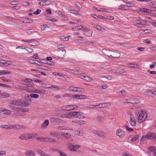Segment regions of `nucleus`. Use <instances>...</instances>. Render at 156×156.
<instances>
[{"mask_svg": "<svg viewBox=\"0 0 156 156\" xmlns=\"http://www.w3.org/2000/svg\"><path fill=\"white\" fill-rule=\"evenodd\" d=\"M137 116L138 122L141 123L146 120L147 117V114L146 112L140 110L138 112Z\"/></svg>", "mask_w": 156, "mask_h": 156, "instance_id": "1", "label": "nucleus"}, {"mask_svg": "<svg viewBox=\"0 0 156 156\" xmlns=\"http://www.w3.org/2000/svg\"><path fill=\"white\" fill-rule=\"evenodd\" d=\"M20 99L12 100L9 104V106L12 108V110L15 113L20 112L21 110L18 108L14 107L15 106H20Z\"/></svg>", "mask_w": 156, "mask_h": 156, "instance_id": "2", "label": "nucleus"}, {"mask_svg": "<svg viewBox=\"0 0 156 156\" xmlns=\"http://www.w3.org/2000/svg\"><path fill=\"white\" fill-rule=\"evenodd\" d=\"M145 138L148 139L149 140H154L156 141V135L154 133L151 132L148 133L146 135H143L140 139V142L141 143L143 142L144 139Z\"/></svg>", "mask_w": 156, "mask_h": 156, "instance_id": "3", "label": "nucleus"}, {"mask_svg": "<svg viewBox=\"0 0 156 156\" xmlns=\"http://www.w3.org/2000/svg\"><path fill=\"white\" fill-rule=\"evenodd\" d=\"M0 127L8 129H14L16 130L19 129H20L21 128L20 126L18 125H2L0 126Z\"/></svg>", "mask_w": 156, "mask_h": 156, "instance_id": "4", "label": "nucleus"}, {"mask_svg": "<svg viewBox=\"0 0 156 156\" xmlns=\"http://www.w3.org/2000/svg\"><path fill=\"white\" fill-rule=\"evenodd\" d=\"M67 144L69 150L73 151H76L79 148L81 147L80 145H74L70 142L67 143Z\"/></svg>", "mask_w": 156, "mask_h": 156, "instance_id": "5", "label": "nucleus"}, {"mask_svg": "<svg viewBox=\"0 0 156 156\" xmlns=\"http://www.w3.org/2000/svg\"><path fill=\"white\" fill-rule=\"evenodd\" d=\"M146 23L147 22L144 20H140L139 19L135 20L134 21V25L139 28L142 27L143 25L146 24Z\"/></svg>", "mask_w": 156, "mask_h": 156, "instance_id": "6", "label": "nucleus"}, {"mask_svg": "<svg viewBox=\"0 0 156 156\" xmlns=\"http://www.w3.org/2000/svg\"><path fill=\"white\" fill-rule=\"evenodd\" d=\"M78 108V106L76 105H67L61 107L62 110L69 111L74 109H76Z\"/></svg>", "mask_w": 156, "mask_h": 156, "instance_id": "7", "label": "nucleus"}, {"mask_svg": "<svg viewBox=\"0 0 156 156\" xmlns=\"http://www.w3.org/2000/svg\"><path fill=\"white\" fill-rule=\"evenodd\" d=\"M125 134L124 132L121 129H119L116 131V135L119 138H122L125 136Z\"/></svg>", "mask_w": 156, "mask_h": 156, "instance_id": "8", "label": "nucleus"}, {"mask_svg": "<svg viewBox=\"0 0 156 156\" xmlns=\"http://www.w3.org/2000/svg\"><path fill=\"white\" fill-rule=\"evenodd\" d=\"M27 42L30 43L31 44L30 45L31 46H36L40 44L39 41H36L35 39L28 40L27 41Z\"/></svg>", "mask_w": 156, "mask_h": 156, "instance_id": "9", "label": "nucleus"}, {"mask_svg": "<svg viewBox=\"0 0 156 156\" xmlns=\"http://www.w3.org/2000/svg\"><path fill=\"white\" fill-rule=\"evenodd\" d=\"M66 53V51L63 49H60L58 51V57L59 58H62L64 56Z\"/></svg>", "mask_w": 156, "mask_h": 156, "instance_id": "10", "label": "nucleus"}, {"mask_svg": "<svg viewBox=\"0 0 156 156\" xmlns=\"http://www.w3.org/2000/svg\"><path fill=\"white\" fill-rule=\"evenodd\" d=\"M94 133L101 137H105V134L104 132L97 130H94L93 131Z\"/></svg>", "mask_w": 156, "mask_h": 156, "instance_id": "11", "label": "nucleus"}, {"mask_svg": "<svg viewBox=\"0 0 156 156\" xmlns=\"http://www.w3.org/2000/svg\"><path fill=\"white\" fill-rule=\"evenodd\" d=\"M102 52L103 54L105 56L108 57H111V56H112L111 54L112 52V51H111L103 49H102Z\"/></svg>", "mask_w": 156, "mask_h": 156, "instance_id": "12", "label": "nucleus"}, {"mask_svg": "<svg viewBox=\"0 0 156 156\" xmlns=\"http://www.w3.org/2000/svg\"><path fill=\"white\" fill-rule=\"evenodd\" d=\"M112 55L113 56H111L113 58H119L120 56V53L118 51H116L115 52H112V53L111 55Z\"/></svg>", "mask_w": 156, "mask_h": 156, "instance_id": "13", "label": "nucleus"}, {"mask_svg": "<svg viewBox=\"0 0 156 156\" xmlns=\"http://www.w3.org/2000/svg\"><path fill=\"white\" fill-rule=\"evenodd\" d=\"M24 90H25L27 92H30V93H39V90H40L38 89H29L27 88H26Z\"/></svg>", "mask_w": 156, "mask_h": 156, "instance_id": "14", "label": "nucleus"}, {"mask_svg": "<svg viewBox=\"0 0 156 156\" xmlns=\"http://www.w3.org/2000/svg\"><path fill=\"white\" fill-rule=\"evenodd\" d=\"M20 106L26 107L29 105V103L28 101H22L21 99H20Z\"/></svg>", "mask_w": 156, "mask_h": 156, "instance_id": "15", "label": "nucleus"}, {"mask_svg": "<svg viewBox=\"0 0 156 156\" xmlns=\"http://www.w3.org/2000/svg\"><path fill=\"white\" fill-rule=\"evenodd\" d=\"M110 105L109 103H103L99 104V105H97V107H99V108H105L107 106H108Z\"/></svg>", "mask_w": 156, "mask_h": 156, "instance_id": "16", "label": "nucleus"}, {"mask_svg": "<svg viewBox=\"0 0 156 156\" xmlns=\"http://www.w3.org/2000/svg\"><path fill=\"white\" fill-rule=\"evenodd\" d=\"M19 138L21 140H27L28 139L27 133H23L21 134L19 136Z\"/></svg>", "mask_w": 156, "mask_h": 156, "instance_id": "17", "label": "nucleus"}, {"mask_svg": "<svg viewBox=\"0 0 156 156\" xmlns=\"http://www.w3.org/2000/svg\"><path fill=\"white\" fill-rule=\"evenodd\" d=\"M10 96V94L8 93L4 92L0 94V97L2 98L9 97Z\"/></svg>", "mask_w": 156, "mask_h": 156, "instance_id": "18", "label": "nucleus"}, {"mask_svg": "<svg viewBox=\"0 0 156 156\" xmlns=\"http://www.w3.org/2000/svg\"><path fill=\"white\" fill-rule=\"evenodd\" d=\"M72 122L78 123L80 125H83L86 124V122L82 120H73L72 121Z\"/></svg>", "mask_w": 156, "mask_h": 156, "instance_id": "19", "label": "nucleus"}, {"mask_svg": "<svg viewBox=\"0 0 156 156\" xmlns=\"http://www.w3.org/2000/svg\"><path fill=\"white\" fill-rule=\"evenodd\" d=\"M50 120L51 122H60L61 120L59 118L56 117H53L50 118Z\"/></svg>", "mask_w": 156, "mask_h": 156, "instance_id": "20", "label": "nucleus"}, {"mask_svg": "<svg viewBox=\"0 0 156 156\" xmlns=\"http://www.w3.org/2000/svg\"><path fill=\"white\" fill-rule=\"evenodd\" d=\"M85 96L83 95L75 94L72 95V97L76 99L84 98Z\"/></svg>", "mask_w": 156, "mask_h": 156, "instance_id": "21", "label": "nucleus"}, {"mask_svg": "<svg viewBox=\"0 0 156 156\" xmlns=\"http://www.w3.org/2000/svg\"><path fill=\"white\" fill-rule=\"evenodd\" d=\"M46 137L37 136L36 137V140L40 142H46Z\"/></svg>", "mask_w": 156, "mask_h": 156, "instance_id": "22", "label": "nucleus"}, {"mask_svg": "<svg viewBox=\"0 0 156 156\" xmlns=\"http://www.w3.org/2000/svg\"><path fill=\"white\" fill-rule=\"evenodd\" d=\"M28 139H30L32 138L36 137L38 136L37 133H27Z\"/></svg>", "mask_w": 156, "mask_h": 156, "instance_id": "23", "label": "nucleus"}, {"mask_svg": "<svg viewBox=\"0 0 156 156\" xmlns=\"http://www.w3.org/2000/svg\"><path fill=\"white\" fill-rule=\"evenodd\" d=\"M27 97L28 98H31L37 99L39 98V95L37 94H31L30 95H27Z\"/></svg>", "mask_w": 156, "mask_h": 156, "instance_id": "24", "label": "nucleus"}, {"mask_svg": "<svg viewBox=\"0 0 156 156\" xmlns=\"http://www.w3.org/2000/svg\"><path fill=\"white\" fill-rule=\"evenodd\" d=\"M129 122L131 125L132 126H134L136 124V120L134 117L130 118Z\"/></svg>", "mask_w": 156, "mask_h": 156, "instance_id": "25", "label": "nucleus"}, {"mask_svg": "<svg viewBox=\"0 0 156 156\" xmlns=\"http://www.w3.org/2000/svg\"><path fill=\"white\" fill-rule=\"evenodd\" d=\"M25 154L26 156H35V154L33 152L30 151H27L25 153Z\"/></svg>", "mask_w": 156, "mask_h": 156, "instance_id": "26", "label": "nucleus"}, {"mask_svg": "<svg viewBox=\"0 0 156 156\" xmlns=\"http://www.w3.org/2000/svg\"><path fill=\"white\" fill-rule=\"evenodd\" d=\"M147 94L151 97H154L155 94H156V91H153L152 90H149L147 91Z\"/></svg>", "mask_w": 156, "mask_h": 156, "instance_id": "27", "label": "nucleus"}, {"mask_svg": "<svg viewBox=\"0 0 156 156\" xmlns=\"http://www.w3.org/2000/svg\"><path fill=\"white\" fill-rule=\"evenodd\" d=\"M11 73V72L9 71L6 70H2L0 71V75H5V74H9Z\"/></svg>", "mask_w": 156, "mask_h": 156, "instance_id": "28", "label": "nucleus"}, {"mask_svg": "<svg viewBox=\"0 0 156 156\" xmlns=\"http://www.w3.org/2000/svg\"><path fill=\"white\" fill-rule=\"evenodd\" d=\"M139 10L140 12L146 13H150L151 12L150 9L145 8H139Z\"/></svg>", "mask_w": 156, "mask_h": 156, "instance_id": "29", "label": "nucleus"}, {"mask_svg": "<svg viewBox=\"0 0 156 156\" xmlns=\"http://www.w3.org/2000/svg\"><path fill=\"white\" fill-rule=\"evenodd\" d=\"M49 121L48 119L45 120L43 123L41 125V128H45L46 126H48L49 124Z\"/></svg>", "mask_w": 156, "mask_h": 156, "instance_id": "30", "label": "nucleus"}, {"mask_svg": "<svg viewBox=\"0 0 156 156\" xmlns=\"http://www.w3.org/2000/svg\"><path fill=\"white\" fill-rule=\"evenodd\" d=\"M43 6L48 5H49L51 3V2L47 0H44L42 1Z\"/></svg>", "mask_w": 156, "mask_h": 156, "instance_id": "31", "label": "nucleus"}, {"mask_svg": "<svg viewBox=\"0 0 156 156\" xmlns=\"http://www.w3.org/2000/svg\"><path fill=\"white\" fill-rule=\"evenodd\" d=\"M62 136H64L66 139H68L70 137L71 135L70 134L67 133H64L61 134Z\"/></svg>", "mask_w": 156, "mask_h": 156, "instance_id": "32", "label": "nucleus"}, {"mask_svg": "<svg viewBox=\"0 0 156 156\" xmlns=\"http://www.w3.org/2000/svg\"><path fill=\"white\" fill-rule=\"evenodd\" d=\"M83 78L81 77L80 78L83 79L89 82L91 81H92L93 80V79L92 78H90V77L88 76H83Z\"/></svg>", "mask_w": 156, "mask_h": 156, "instance_id": "33", "label": "nucleus"}, {"mask_svg": "<svg viewBox=\"0 0 156 156\" xmlns=\"http://www.w3.org/2000/svg\"><path fill=\"white\" fill-rule=\"evenodd\" d=\"M156 148L154 146H152L150 147L147 149L148 151V152L151 153L152 152L154 151Z\"/></svg>", "mask_w": 156, "mask_h": 156, "instance_id": "34", "label": "nucleus"}, {"mask_svg": "<svg viewBox=\"0 0 156 156\" xmlns=\"http://www.w3.org/2000/svg\"><path fill=\"white\" fill-rule=\"evenodd\" d=\"M127 7L126 5H122L118 7V9H119L126 10Z\"/></svg>", "mask_w": 156, "mask_h": 156, "instance_id": "35", "label": "nucleus"}, {"mask_svg": "<svg viewBox=\"0 0 156 156\" xmlns=\"http://www.w3.org/2000/svg\"><path fill=\"white\" fill-rule=\"evenodd\" d=\"M97 120L99 122H101L104 119V117L102 115H99L97 117Z\"/></svg>", "mask_w": 156, "mask_h": 156, "instance_id": "36", "label": "nucleus"}, {"mask_svg": "<svg viewBox=\"0 0 156 156\" xmlns=\"http://www.w3.org/2000/svg\"><path fill=\"white\" fill-rule=\"evenodd\" d=\"M24 21L27 23H32L33 22V20L32 19H29L27 18H24Z\"/></svg>", "mask_w": 156, "mask_h": 156, "instance_id": "37", "label": "nucleus"}, {"mask_svg": "<svg viewBox=\"0 0 156 156\" xmlns=\"http://www.w3.org/2000/svg\"><path fill=\"white\" fill-rule=\"evenodd\" d=\"M55 141V140L53 138L46 137V142H53Z\"/></svg>", "mask_w": 156, "mask_h": 156, "instance_id": "38", "label": "nucleus"}, {"mask_svg": "<svg viewBox=\"0 0 156 156\" xmlns=\"http://www.w3.org/2000/svg\"><path fill=\"white\" fill-rule=\"evenodd\" d=\"M139 138V135H136L132 138V139H131V141L132 142L135 141L136 140L138 139Z\"/></svg>", "mask_w": 156, "mask_h": 156, "instance_id": "39", "label": "nucleus"}, {"mask_svg": "<svg viewBox=\"0 0 156 156\" xmlns=\"http://www.w3.org/2000/svg\"><path fill=\"white\" fill-rule=\"evenodd\" d=\"M35 32V31L33 29H30L28 30L27 31V34L28 35H30Z\"/></svg>", "mask_w": 156, "mask_h": 156, "instance_id": "40", "label": "nucleus"}, {"mask_svg": "<svg viewBox=\"0 0 156 156\" xmlns=\"http://www.w3.org/2000/svg\"><path fill=\"white\" fill-rule=\"evenodd\" d=\"M2 111L3 112V114L6 115H9L11 113V111H10L7 109H5Z\"/></svg>", "mask_w": 156, "mask_h": 156, "instance_id": "41", "label": "nucleus"}, {"mask_svg": "<svg viewBox=\"0 0 156 156\" xmlns=\"http://www.w3.org/2000/svg\"><path fill=\"white\" fill-rule=\"evenodd\" d=\"M125 3L126 4L128 5H127V7H133L135 6L134 4L133 3H130L128 2H126Z\"/></svg>", "mask_w": 156, "mask_h": 156, "instance_id": "42", "label": "nucleus"}, {"mask_svg": "<svg viewBox=\"0 0 156 156\" xmlns=\"http://www.w3.org/2000/svg\"><path fill=\"white\" fill-rule=\"evenodd\" d=\"M74 73L76 74H81L82 72L79 70V68H77L74 70Z\"/></svg>", "mask_w": 156, "mask_h": 156, "instance_id": "43", "label": "nucleus"}, {"mask_svg": "<svg viewBox=\"0 0 156 156\" xmlns=\"http://www.w3.org/2000/svg\"><path fill=\"white\" fill-rule=\"evenodd\" d=\"M129 67L131 68H138L139 66L137 64H129Z\"/></svg>", "mask_w": 156, "mask_h": 156, "instance_id": "44", "label": "nucleus"}, {"mask_svg": "<svg viewBox=\"0 0 156 156\" xmlns=\"http://www.w3.org/2000/svg\"><path fill=\"white\" fill-rule=\"evenodd\" d=\"M30 81V79H26L24 80H22L21 81V83L23 85H26V84H27V81Z\"/></svg>", "mask_w": 156, "mask_h": 156, "instance_id": "45", "label": "nucleus"}, {"mask_svg": "<svg viewBox=\"0 0 156 156\" xmlns=\"http://www.w3.org/2000/svg\"><path fill=\"white\" fill-rule=\"evenodd\" d=\"M81 30L85 32H87L89 31V29L83 25H81Z\"/></svg>", "mask_w": 156, "mask_h": 156, "instance_id": "46", "label": "nucleus"}, {"mask_svg": "<svg viewBox=\"0 0 156 156\" xmlns=\"http://www.w3.org/2000/svg\"><path fill=\"white\" fill-rule=\"evenodd\" d=\"M76 87L73 86L70 87L69 88V90L72 91H76Z\"/></svg>", "mask_w": 156, "mask_h": 156, "instance_id": "47", "label": "nucleus"}, {"mask_svg": "<svg viewBox=\"0 0 156 156\" xmlns=\"http://www.w3.org/2000/svg\"><path fill=\"white\" fill-rule=\"evenodd\" d=\"M96 29L99 30H100L101 31L103 32L105 30V29L104 28H103L102 27L99 25H98L97 26H96Z\"/></svg>", "mask_w": 156, "mask_h": 156, "instance_id": "48", "label": "nucleus"}, {"mask_svg": "<svg viewBox=\"0 0 156 156\" xmlns=\"http://www.w3.org/2000/svg\"><path fill=\"white\" fill-rule=\"evenodd\" d=\"M50 134L51 136H53L55 137L58 135V134L57 133L54 131H53L50 132Z\"/></svg>", "mask_w": 156, "mask_h": 156, "instance_id": "49", "label": "nucleus"}, {"mask_svg": "<svg viewBox=\"0 0 156 156\" xmlns=\"http://www.w3.org/2000/svg\"><path fill=\"white\" fill-rule=\"evenodd\" d=\"M72 29L73 30H81V25L79 27H76L72 28Z\"/></svg>", "mask_w": 156, "mask_h": 156, "instance_id": "50", "label": "nucleus"}, {"mask_svg": "<svg viewBox=\"0 0 156 156\" xmlns=\"http://www.w3.org/2000/svg\"><path fill=\"white\" fill-rule=\"evenodd\" d=\"M60 39L62 41H67L69 40V38L67 37H65L64 36H62L60 37Z\"/></svg>", "mask_w": 156, "mask_h": 156, "instance_id": "51", "label": "nucleus"}, {"mask_svg": "<svg viewBox=\"0 0 156 156\" xmlns=\"http://www.w3.org/2000/svg\"><path fill=\"white\" fill-rule=\"evenodd\" d=\"M125 72V70L123 69L122 68H119L118 69V72L117 73H124Z\"/></svg>", "mask_w": 156, "mask_h": 156, "instance_id": "52", "label": "nucleus"}, {"mask_svg": "<svg viewBox=\"0 0 156 156\" xmlns=\"http://www.w3.org/2000/svg\"><path fill=\"white\" fill-rule=\"evenodd\" d=\"M48 27V26L46 25H42L41 26V28L42 30H44L45 28Z\"/></svg>", "mask_w": 156, "mask_h": 156, "instance_id": "53", "label": "nucleus"}, {"mask_svg": "<svg viewBox=\"0 0 156 156\" xmlns=\"http://www.w3.org/2000/svg\"><path fill=\"white\" fill-rule=\"evenodd\" d=\"M26 48H27V49L25 48V49L30 53H32L33 51L34 50L32 48L27 47H26Z\"/></svg>", "mask_w": 156, "mask_h": 156, "instance_id": "54", "label": "nucleus"}, {"mask_svg": "<svg viewBox=\"0 0 156 156\" xmlns=\"http://www.w3.org/2000/svg\"><path fill=\"white\" fill-rule=\"evenodd\" d=\"M87 32V34H86L87 36L90 37L92 35V32L91 31L89 30V31H88Z\"/></svg>", "mask_w": 156, "mask_h": 156, "instance_id": "55", "label": "nucleus"}, {"mask_svg": "<svg viewBox=\"0 0 156 156\" xmlns=\"http://www.w3.org/2000/svg\"><path fill=\"white\" fill-rule=\"evenodd\" d=\"M30 5V3L27 2H23V5L25 7H27Z\"/></svg>", "mask_w": 156, "mask_h": 156, "instance_id": "56", "label": "nucleus"}, {"mask_svg": "<svg viewBox=\"0 0 156 156\" xmlns=\"http://www.w3.org/2000/svg\"><path fill=\"white\" fill-rule=\"evenodd\" d=\"M42 69L47 71H50L51 70L50 68L46 66H43Z\"/></svg>", "mask_w": 156, "mask_h": 156, "instance_id": "57", "label": "nucleus"}, {"mask_svg": "<svg viewBox=\"0 0 156 156\" xmlns=\"http://www.w3.org/2000/svg\"><path fill=\"white\" fill-rule=\"evenodd\" d=\"M127 114L129 116L130 118L134 117L133 115L132 114L131 112L130 111H128L127 112Z\"/></svg>", "mask_w": 156, "mask_h": 156, "instance_id": "58", "label": "nucleus"}, {"mask_svg": "<svg viewBox=\"0 0 156 156\" xmlns=\"http://www.w3.org/2000/svg\"><path fill=\"white\" fill-rule=\"evenodd\" d=\"M32 81L35 82L37 83H41V81L40 80L38 79H37L34 78L32 80Z\"/></svg>", "mask_w": 156, "mask_h": 156, "instance_id": "59", "label": "nucleus"}, {"mask_svg": "<svg viewBox=\"0 0 156 156\" xmlns=\"http://www.w3.org/2000/svg\"><path fill=\"white\" fill-rule=\"evenodd\" d=\"M0 79H1V80H3L4 81H6V82H7L11 81V80H10L7 79L4 77H0Z\"/></svg>", "mask_w": 156, "mask_h": 156, "instance_id": "60", "label": "nucleus"}, {"mask_svg": "<svg viewBox=\"0 0 156 156\" xmlns=\"http://www.w3.org/2000/svg\"><path fill=\"white\" fill-rule=\"evenodd\" d=\"M12 64V62L10 61H7L4 65L5 66H8L9 65H11Z\"/></svg>", "mask_w": 156, "mask_h": 156, "instance_id": "61", "label": "nucleus"}, {"mask_svg": "<svg viewBox=\"0 0 156 156\" xmlns=\"http://www.w3.org/2000/svg\"><path fill=\"white\" fill-rule=\"evenodd\" d=\"M156 65V62H153L152 64L151 65H150V68L151 69H153L154 68L155 66Z\"/></svg>", "mask_w": 156, "mask_h": 156, "instance_id": "62", "label": "nucleus"}, {"mask_svg": "<svg viewBox=\"0 0 156 156\" xmlns=\"http://www.w3.org/2000/svg\"><path fill=\"white\" fill-rule=\"evenodd\" d=\"M41 12V9H37L36 11L34 12V14L35 15H38L39 14L40 12Z\"/></svg>", "mask_w": 156, "mask_h": 156, "instance_id": "63", "label": "nucleus"}, {"mask_svg": "<svg viewBox=\"0 0 156 156\" xmlns=\"http://www.w3.org/2000/svg\"><path fill=\"white\" fill-rule=\"evenodd\" d=\"M58 153L60 154V156H67L66 154L63 152L59 151Z\"/></svg>", "mask_w": 156, "mask_h": 156, "instance_id": "64", "label": "nucleus"}]
</instances>
